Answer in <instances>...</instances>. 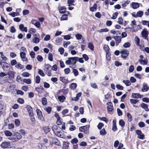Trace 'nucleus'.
<instances>
[{
	"mask_svg": "<svg viewBox=\"0 0 149 149\" xmlns=\"http://www.w3.org/2000/svg\"><path fill=\"white\" fill-rule=\"evenodd\" d=\"M88 47L90 49L92 50H94V46L93 44L89 42L88 45Z\"/></svg>",
	"mask_w": 149,
	"mask_h": 149,
	"instance_id": "obj_42",
	"label": "nucleus"
},
{
	"mask_svg": "<svg viewBox=\"0 0 149 149\" xmlns=\"http://www.w3.org/2000/svg\"><path fill=\"white\" fill-rule=\"evenodd\" d=\"M52 130L55 134L57 136L61 138H65V136L63 135V131H61V128L56 125H54Z\"/></svg>",
	"mask_w": 149,
	"mask_h": 149,
	"instance_id": "obj_1",
	"label": "nucleus"
},
{
	"mask_svg": "<svg viewBox=\"0 0 149 149\" xmlns=\"http://www.w3.org/2000/svg\"><path fill=\"white\" fill-rule=\"evenodd\" d=\"M40 78L39 76H37L36 78V82L37 84H39L40 81Z\"/></svg>",
	"mask_w": 149,
	"mask_h": 149,
	"instance_id": "obj_51",
	"label": "nucleus"
},
{
	"mask_svg": "<svg viewBox=\"0 0 149 149\" xmlns=\"http://www.w3.org/2000/svg\"><path fill=\"white\" fill-rule=\"evenodd\" d=\"M53 141L56 145L59 146L61 145L60 141L56 138H52Z\"/></svg>",
	"mask_w": 149,
	"mask_h": 149,
	"instance_id": "obj_18",
	"label": "nucleus"
},
{
	"mask_svg": "<svg viewBox=\"0 0 149 149\" xmlns=\"http://www.w3.org/2000/svg\"><path fill=\"white\" fill-rule=\"evenodd\" d=\"M48 58L49 61H52L53 60V55L51 53H49L48 55Z\"/></svg>",
	"mask_w": 149,
	"mask_h": 149,
	"instance_id": "obj_46",
	"label": "nucleus"
},
{
	"mask_svg": "<svg viewBox=\"0 0 149 149\" xmlns=\"http://www.w3.org/2000/svg\"><path fill=\"white\" fill-rule=\"evenodd\" d=\"M58 9L60 13H64L65 12L66 8L64 6H61Z\"/></svg>",
	"mask_w": 149,
	"mask_h": 149,
	"instance_id": "obj_20",
	"label": "nucleus"
},
{
	"mask_svg": "<svg viewBox=\"0 0 149 149\" xmlns=\"http://www.w3.org/2000/svg\"><path fill=\"white\" fill-rule=\"evenodd\" d=\"M68 15L64 14L63 15L61 18V20H67L68 19Z\"/></svg>",
	"mask_w": 149,
	"mask_h": 149,
	"instance_id": "obj_34",
	"label": "nucleus"
},
{
	"mask_svg": "<svg viewBox=\"0 0 149 149\" xmlns=\"http://www.w3.org/2000/svg\"><path fill=\"white\" fill-rule=\"evenodd\" d=\"M20 57L23 61L25 62L27 61V58L26 57V55L25 52H20Z\"/></svg>",
	"mask_w": 149,
	"mask_h": 149,
	"instance_id": "obj_10",
	"label": "nucleus"
},
{
	"mask_svg": "<svg viewBox=\"0 0 149 149\" xmlns=\"http://www.w3.org/2000/svg\"><path fill=\"white\" fill-rule=\"evenodd\" d=\"M64 49L62 47H60L58 49V51L60 52V54L62 55L64 53Z\"/></svg>",
	"mask_w": 149,
	"mask_h": 149,
	"instance_id": "obj_59",
	"label": "nucleus"
},
{
	"mask_svg": "<svg viewBox=\"0 0 149 149\" xmlns=\"http://www.w3.org/2000/svg\"><path fill=\"white\" fill-rule=\"evenodd\" d=\"M139 100L136 99H130V102L131 104H135L139 102Z\"/></svg>",
	"mask_w": 149,
	"mask_h": 149,
	"instance_id": "obj_33",
	"label": "nucleus"
},
{
	"mask_svg": "<svg viewBox=\"0 0 149 149\" xmlns=\"http://www.w3.org/2000/svg\"><path fill=\"white\" fill-rule=\"evenodd\" d=\"M134 70V66L133 65H130L129 69V71L130 72H132Z\"/></svg>",
	"mask_w": 149,
	"mask_h": 149,
	"instance_id": "obj_63",
	"label": "nucleus"
},
{
	"mask_svg": "<svg viewBox=\"0 0 149 149\" xmlns=\"http://www.w3.org/2000/svg\"><path fill=\"white\" fill-rule=\"evenodd\" d=\"M42 102L43 105H46L47 103V99L44 97L42 98Z\"/></svg>",
	"mask_w": 149,
	"mask_h": 149,
	"instance_id": "obj_26",
	"label": "nucleus"
},
{
	"mask_svg": "<svg viewBox=\"0 0 149 149\" xmlns=\"http://www.w3.org/2000/svg\"><path fill=\"white\" fill-rule=\"evenodd\" d=\"M77 59H78V57H69L68 58V60L65 61V63L67 65H74L77 61Z\"/></svg>",
	"mask_w": 149,
	"mask_h": 149,
	"instance_id": "obj_3",
	"label": "nucleus"
},
{
	"mask_svg": "<svg viewBox=\"0 0 149 149\" xmlns=\"http://www.w3.org/2000/svg\"><path fill=\"white\" fill-rule=\"evenodd\" d=\"M138 125L140 127H143L145 126V124L144 122L141 121L138 123Z\"/></svg>",
	"mask_w": 149,
	"mask_h": 149,
	"instance_id": "obj_58",
	"label": "nucleus"
},
{
	"mask_svg": "<svg viewBox=\"0 0 149 149\" xmlns=\"http://www.w3.org/2000/svg\"><path fill=\"white\" fill-rule=\"evenodd\" d=\"M73 72L75 77L77 76L79 74V73L77 70L76 69H73Z\"/></svg>",
	"mask_w": 149,
	"mask_h": 149,
	"instance_id": "obj_44",
	"label": "nucleus"
},
{
	"mask_svg": "<svg viewBox=\"0 0 149 149\" xmlns=\"http://www.w3.org/2000/svg\"><path fill=\"white\" fill-rule=\"evenodd\" d=\"M130 46V44L129 42H126L123 45V47L125 48L129 47Z\"/></svg>",
	"mask_w": 149,
	"mask_h": 149,
	"instance_id": "obj_57",
	"label": "nucleus"
},
{
	"mask_svg": "<svg viewBox=\"0 0 149 149\" xmlns=\"http://www.w3.org/2000/svg\"><path fill=\"white\" fill-rule=\"evenodd\" d=\"M148 32L146 29H143L141 32V34L143 38L145 39L148 40Z\"/></svg>",
	"mask_w": 149,
	"mask_h": 149,
	"instance_id": "obj_4",
	"label": "nucleus"
},
{
	"mask_svg": "<svg viewBox=\"0 0 149 149\" xmlns=\"http://www.w3.org/2000/svg\"><path fill=\"white\" fill-rule=\"evenodd\" d=\"M135 41L136 44L138 46L140 45V39L137 36H136L135 38Z\"/></svg>",
	"mask_w": 149,
	"mask_h": 149,
	"instance_id": "obj_41",
	"label": "nucleus"
},
{
	"mask_svg": "<svg viewBox=\"0 0 149 149\" xmlns=\"http://www.w3.org/2000/svg\"><path fill=\"white\" fill-rule=\"evenodd\" d=\"M138 17H141L143 14V12L141 10L139 11L137 13Z\"/></svg>",
	"mask_w": 149,
	"mask_h": 149,
	"instance_id": "obj_40",
	"label": "nucleus"
},
{
	"mask_svg": "<svg viewBox=\"0 0 149 149\" xmlns=\"http://www.w3.org/2000/svg\"><path fill=\"white\" fill-rule=\"evenodd\" d=\"M22 137L20 134L17 132H15L11 137H9L8 139L13 142L17 141L20 140Z\"/></svg>",
	"mask_w": 149,
	"mask_h": 149,
	"instance_id": "obj_2",
	"label": "nucleus"
},
{
	"mask_svg": "<svg viewBox=\"0 0 149 149\" xmlns=\"http://www.w3.org/2000/svg\"><path fill=\"white\" fill-rule=\"evenodd\" d=\"M77 86V84L75 83H72L70 84V88L72 90H74Z\"/></svg>",
	"mask_w": 149,
	"mask_h": 149,
	"instance_id": "obj_32",
	"label": "nucleus"
},
{
	"mask_svg": "<svg viewBox=\"0 0 149 149\" xmlns=\"http://www.w3.org/2000/svg\"><path fill=\"white\" fill-rule=\"evenodd\" d=\"M100 134L102 136L105 135L107 134V132L104 128L102 129L100 131Z\"/></svg>",
	"mask_w": 149,
	"mask_h": 149,
	"instance_id": "obj_35",
	"label": "nucleus"
},
{
	"mask_svg": "<svg viewBox=\"0 0 149 149\" xmlns=\"http://www.w3.org/2000/svg\"><path fill=\"white\" fill-rule=\"evenodd\" d=\"M136 133L138 135V138L141 139H143L144 138V135L142 134L141 130H137L136 131Z\"/></svg>",
	"mask_w": 149,
	"mask_h": 149,
	"instance_id": "obj_8",
	"label": "nucleus"
},
{
	"mask_svg": "<svg viewBox=\"0 0 149 149\" xmlns=\"http://www.w3.org/2000/svg\"><path fill=\"white\" fill-rule=\"evenodd\" d=\"M50 129L48 126H46L44 127L43 130L45 133H47L50 131Z\"/></svg>",
	"mask_w": 149,
	"mask_h": 149,
	"instance_id": "obj_36",
	"label": "nucleus"
},
{
	"mask_svg": "<svg viewBox=\"0 0 149 149\" xmlns=\"http://www.w3.org/2000/svg\"><path fill=\"white\" fill-rule=\"evenodd\" d=\"M8 74L10 78H13L14 76V72L12 71H9Z\"/></svg>",
	"mask_w": 149,
	"mask_h": 149,
	"instance_id": "obj_25",
	"label": "nucleus"
},
{
	"mask_svg": "<svg viewBox=\"0 0 149 149\" xmlns=\"http://www.w3.org/2000/svg\"><path fill=\"white\" fill-rule=\"evenodd\" d=\"M104 126V124L102 123H100L97 125V127L99 130H101L102 127Z\"/></svg>",
	"mask_w": 149,
	"mask_h": 149,
	"instance_id": "obj_64",
	"label": "nucleus"
},
{
	"mask_svg": "<svg viewBox=\"0 0 149 149\" xmlns=\"http://www.w3.org/2000/svg\"><path fill=\"white\" fill-rule=\"evenodd\" d=\"M123 82L127 86H129L131 85V83L129 80H123Z\"/></svg>",
	"mask_w": 149,
	"mask_h": 149,
	"instance_id": "obj_37",
	"label": "nucleus"
},
{
	"mask_svg": "<svg viewBox=\"0 0 149 149\" xmlns=\"http://www.w3.org/2000/svg\"><path fill=\"white\" fill-rule=\"evenodd\" d=\"M141 106L146 111H149L148 108V105L144 103H143L141 104Z\"/></svg>",
	"mask_w": 149,
	"mask_h": 149,
	"instance_id": "obj_23",
	"label": "nucleus"
},
{
	"mask_svg": "<svg viewBox=\"0 0 149 149\" xmlns=\"http://www.w3.org/2000/svg\"><path fill=\"white\" fill-rule=\"evenodd\" d=\"M82 37V36L79 34H77L75 35V37L78 40L81 39Z\"/></svg>",
	"mask_w": 149,
	"mask_h": 149,
	"instance_id": "obj_55",
	"label": "nucleus"
},
{
	"mask_svg": "<svg viewBox=\"0 0 149 149\" xmlns=\"http://www.w3.org/2000/svg\"><path fill=\"white\" fill-rule=\"evenodd\" d=\"M15 67L18 69L21 70L24 68V66L23 65H22L21 63L18 62L15 65Z\"/></svg>",
	"mask_w": 149,
	"mask_h": 149,
	"instance_id": "obj_17",
	"label": "nucleus"
},
{
	"mask_svg": "<svg viewBox=\"0 0 149 149\" xmlns=\"http://www.w3.org/2000/svg\"><path fill=\"white\" fill-rule=\"evenodd\" d=\"M127 116L129 121L130 122L132 120V116L130 113H127Z\"/></svg>",
	"mask_w": 149,
	"mask_h": 149,
	"instance_id": "obj_30",
	"label": "nucleus"
},
{
	"mask_svg": "<svg viewBox=\"0 0 149 149\" xmlns=\"http://www.w3.org/2000/svg\"><path fill=\"white\" fill-rule=\"evenodd\" d=\"M51 65L49 64L46 65L45 66V68L44 70L46 72H47L49 70V69L50 68Z\"/></svg>",
	"mask_w": 149,
	"mask_h": 149,
	"instance_id": "obj_39",
	"label": "nucleus"
},
{
	"mask_svg": "<svg viewBox=\"0 0 149 149\" xmlns=\"http://www.w3.org/2000/svg\"><path fill=\"white\" fill-rule=\"evenodd\" d=\"M48 113H50L52 110V108L50 107H46L44 109Z\"/></svg>",
	"mask_w": 149,
	"mask_h": 149,
	"instance_id": "obj_38",
	"label": "nucleus"
},
{
	"mask_svg": "<svg viewBox=\"0 0 149 149\" xmlns=\"http://www.w3.org/2000/svg\"><path fill=\"white\" fill-rule=\"evenodd\" d=\"M37 59L38 61L42 62L43 61V58L41 56L38 55L37 57Z\"/></svg>",
	"mask_w": 149,
	"mask_h": 149,
	"instance_id": "obj_60",
	"label": "nucleus"
},
{
	"mask_svg": "<svg viewBox=\"0 0 149 149\" xmlns=\"http://www.w3.org/2000/svg\"><path fill=\"white\" fill-rule=\"evenodd\" d=\"M36 111L38 118L40 120L43 121L44 120V118L43 116L42 112L39 109H37L36 110Z\"/></svg>",
	"mask_w": 149,
	"mask_h": 149,
	"instance_id": "obj_7",
	"label": "nucleus"
},
{
	"mask_svg": "<svg viewBox=\"0 0 149 149\" xmlns=\"http://www.w3.org/2000/svg\"><path fill=\"white\" fill-rule=\"evenodd\" d=\"M116 33H118V34H120V32L119 31H115L114 30H111L110 31V33L115 35Z\"/></svg>",
	"mask_w": 149,
	"mask_h": 149,
	"instance_id": "obj_50",
	"label": "nucleus"
},
{
	"mask_svg": "<svg viewBox=\"0 0 149 149\" xmlns=\"http://www.w3.org/2000/svg\"><path fill=\"white\" fill-rule=\"evenodd\" d=\"M39 149H47V147L44 144H40L38 145Z\"/></svg>",
	"mask_w": 149,
	"mask_h": 149,
	"instance_id": "obj_45",
	"label": "nucleus"
},
{
	"mask_svg": "<svg viewBox=\"0 0 149 149\" xmlns=\"http://www.w3.org/2000/svg\"><path fill=\"white\" fill-rule=\"evenodd\" d=\"M132 97L134 98H141L143 97V95L138 93H133L132 94Z\"/></svg>",
	"mask_w": 149,
	"mask_h": 149,
	"instance_id": "obj_13",
	"label": "nucleus"
},
{
	"mask_svg": "<svg viewBox=\"0 0 149 149\" xmlns=\"http://www.w3.org/2000/svg\"><path fill=\"white\" fill-rule=\"evenodd\" d=\"M113 38L116 41V46H118L119 44L121 42L122 38L121 36H113Z\"/></svg>",
	"mask_w": 149,
	"mask_h": 149,
	"instance_id": "obj_9",
	"label": "nucleus"
},
{
	"mask_svg": "<svg viewBox=\"0 0 149 149\" xmlns=\"http://www.w3.org/2000/svg\"><path fill=\"white\" fill-rule=\"evenodd\" d=\"M26 108L29 114L33 113V109L30 106L28 105L27 106Z\"/></svg>",
	"mask_w": 149,
	"mask_h": 149,
	"instance_id": "obj_21",
	"label": "nucleus"
},
{
	"mask_svg": "<svg viewBox=\"0 0 149 149\" xmlns=\"http://www.w3.org/2000/svg\"><path fill=\"white\" fill-rule=\"evenodd\" d=\"M19 28L21 31H25L26 32L27 31V29L26 27H24V25L23 24H20L19 26Z\"/></svg>",
	"mask_w": 149,
	"mask_h": 149,
	"instance_id": "obj_15",
	"label": "nucleus"
},
{
	"mask_svg": "<svg viewBox=\"0 0 149 149\" xmlns=\"http://www.w3.org/2000/svg\"><path fill=\"white\" fill-rule=\"evenodd\" d=\"M60 80L62 82L66 83L67 82V80L65 79V77H61L59 78Z\"/></svg>",
	"mask_w": 149,
	"mask_h": 149,
	"instance_id": "obj_47",
	"label": "nucleus"
},
{
	"mask_svg": "<svg viewBox=\"0 0 149 149\" xmlns=\"http://www.w3.org/2000/svg\"><path fill=\"white\" fill-rule=\"evenodd\" d=\"M70 70L69 68H67L64 70V72L65 74H68L70 72Z\"/></svg>",
	"mask_w": 149,
	"mask_h": 149,
	"instance_id": "obj_52",
	"label": "nucleus"
},
{
	"mask_svg": "<svg viewBox=\"0 0 149 149\" xmlns=\"http://www.w3.org/2000/svg\"><path fill=\"white\" fill-rule=\"evenodd\" d=\"M132 7L134 9H136L139 6V3L136 2H132Z\"/></svg>",
	"mask_w": 149,
	"mask_h": 149,
	"instance_id": "obj_24",
	"label": "nucleus"
},
{
	"mask_svg": "<svg viewBox=\"0 0 149 149\" xmlns=\"http://www.w3.org/2000/svg\"><path fill=\"white\" fill-rule=\"evenodd\" d=\"M89 125H86L84 126H81L79 128V130L80 132H83L86 130V129L89 130Z\"/></svg>",
	"mask_w": 149,
	"mask_h": 149,
	"instance_id": "obj_12",
	"label": "nucleus"
},
{
	"mask_svg": "<svg viewBox=\"0 0 149 149\" xmlns=\"http://www.w3.org/2000/svg\"><path fill=\"white\" fill-rule=\"evenodd\" d=\"M17 63V61L15 59L12 60L10 61V63L12 66L15 65Z\"/></svg>",
	"mask_w": 149,
	"mask_h": 149,
	"instance_id": "obj_53",
	"label": "nucleus"
},
{
	"mask_svg": "<svg viewBox=\"0 0 149 149\" xmlns=\"http://www.w3.org/2000/svg\"><path fill=\"white\" fill-rule=\"evenodd\" d=\"M149 87L147 86V84L143 83V88L141 89V91L143 92H145L148 90Z\"/></svg>",
	"mask_w": 149,
	"mask_h": 149,
	"instance_id": "obj_16",
	"label": "nucleus"
},
{
	"mask_svg": "<svg viewBox=\"0 0 149 149\" xmlns=\"http://www.w3.org/2000/svg\"><path fill=\"white\" fill-rule=\"evenodd\" d=\"M58 100L61 102H64V100H65V96L63 95L60 96L58 97Z\"/></svg>",
	"mask_w": 149,
	"mask_h": 149,
	"instance_id": "obj_27",
	"label": "nucleus"
},
{
	"mask_svg": "<svg viewBox=\"0 0 149 149\" xmlns=\"http://www.w3.org/2000/svg\"><path fill=\"white\" fill-rule=\"evenodd\" d=\"M107 109L109 112H112L113 110V106L111 102H109L107 103Z\"/></svg>",
	"mask_w": 149,
	"mask_h": 149,
	"instance_id": "obj_11",
	"label": "nucleus"
},
{
	"mask_svg": "<svg viewBox=\"0 0 149 149\" xmlns=\"http://www.w3.org/2000/svg\"><path fill=\"white\" fill-rule=\"evenodd\" d=\"M119 124L122 127H123L125 125V122L123 120L121 119L119 121Z\"/></svg>",
	"mask_w": 149,
	"mask_h": 149,
	"instance_id": "obj_49",
	"label": "nucleus"
},
{
	"mask_svg": "<svg viewBox=\"0 0 149 149\" xmlns=\"http://www.w3.org/2000/svg\"><path fill=\"white\" fill-rule=\"evenodd\" d=\"M1 67L2 68L5 70L6 69V68H8V67L6 65H7V63H4L3 64H1Z\"/></svg>",
	"mask_w": 149,
	"mask_h": 149,
	"instance_id": "obj_56",
	"label": "nucleus"
},
{
	"mask_svg": "<svg viewBox=\"0 0 149 149\" xmlns=\"http://www.w3.org/2000/svg\"><path fill=\"white\" fill-rule=\"evenodd\" d=\"M29 116L30 117L32 123H34L35 121V119L34 117V116L33 113L31 114H29Z\"/></svg>",
	"mask_w": 149,
	"mask_h": 149,
	"instance_id": "obj_29",
	"label": "nucleus"
},
{
	"mask_svg": "<svg viewBox=\"0 0 149 149\" xmlns=\"http://www.w3.org/2000/svg\"><path fill=\"white\" fill-rule=\"evenodd\" d=\"M4 133L5 135L7 136H9L11 137L13 134L12 132H10L9 131L6 130L5 131Z\"/></svg>",
	"mask_w": 149,
	"mask_h": 149,
	"instance_id": "obj_31",
	"label": "nucleus"
},
{
	"mask_svg": "<svg viewBox=\"0 0 149 149\" xmlns=\"http://www.w3.org/2000/svg\"><path fill=\"white\" fill-rule=\"evenodd\" d=\"M40 40V39L37 37L34 36L33 39L32 41L34 43H38L39 42Z\"/></svg>",
	"mask_w": 149,
	"mask_h": 149,
	"instance_id": "obj_22",
	"label": "nucleus"
},
{
	"mask_svg": "<svg viewBox=\"0 0 149 149\" xmlns=\"http://www.w3.org/2000/svg\"><path fill=\"white\" fill-rule=\"evenodd\" d=\"M116 88L120 90H123V87L120 84H117L116 86Z\"/></svg>",
	"mask_w": 149,
	"mask_h": 149,
	"instance_id": "obj_61",
	"label": "nucleus"
},
{
	"mask_svg": "<svg viewBox=\"0 0 149 149\" xmlns=\"http://www.w3.org/2000/svg\"><path fill=\"white\" fill-rule=\"evenodd\" d=\"M139 61L141 65H146L148 63L146 58V59H144V60L141 59H139Z\"/></svg>",
	"mask_w": 149,
	"mask_h": 149,
	"instance_id": "obj_19",
	"label": "nucleus"
},
{
	"mask_svg": "<svg viewBox=\"0 0 149 149\" xmlns=\"http://www.w3.org/2000/svg\"><path fill=\"white\" fill-rule=\"evenodd\" d=\"M104 49L106 53L109 52V48L107 45H105L104 47Z\"/></svg>",
	"mask_w": 149,
	"mask_h": 149,
	"instance_id": "obj_54",
	"label": "nucleus"
},
{
	"mask_svg": "<svg viewBox=\"0 0 149 149\" xmlns=\"http://www.w3.org/2000/svg\"><path fill=\"white\" fill-rule=\"evenodd\" d=\"M15 125L17 126H19L20 122L19 120L18 119H17L15 120Z\"/></svg>",
	"mask_w": 149,
	"mask_h": 149,
	"instance_id": "obj_62",
	"label": "nucleus"
},
{
	"mask_svg": "<svg viewBox=\"0 0 149 149\" xmlns=\"http://www.w3.org/2000/svg\"><path fill=\"white\" fill-rule=\"evenodd\" d=\"M122 57L124 58H126L129 54V52L125 49L122 50L120 51Z\"/></svg>",
	"mask_w": 149,
	"mask_h": 149,
	"instance_id": "obj_5",
	"label": "nucleus"
},
{
	"mask_svg": "<svg viewBox=\"0 0 149 149\" xmlns=\"http://www.w3.org/2000/svg\"><path fill=\"white\" fill-rule=\"evenodd\" d=\"M22 75L24 77H28L30 76V74L28 72H25L22 73Z\"/></svg>",
	"mask_w": 149,
	"mask_h": 149,
	"instance_id": "obj_43",
	"label": "nucleus"
},
{
	"mask_svg": "<svg viewBox=\"0 0 149 149\" xmlns=\"http://www.w3.org/2000/svg\"><path fill=\"white\" fill-rule=\"evenodd\" d=\"M70 143L69 142L63 141V149H68L69 147Z\"/></svg>",
	"mask_w": 149,
	"mask_h": 149,
	"instance_id": "obj_14",
	"label": "nucleus"
},
{
	"mask_svg": "<svg viewBox=\"0 0 149 149\" xmlns=\"http://www.w3.org/2000/svg\"><path fill=\"white\" fill-rule=\"evenodd\" d=\"M74 2V0H68L67 3L68 4V6H70L71 5H74L73 4V3Z\"/></svg>",
	"mask_w": 149,
	"mask_h": 149,
	"instance_id": "obj_48",
	"label": "nucleus"
},
{
	"mask_svg": "<svg viewBox=\"0 0 149 149\" xmlns=\"http://www.w3.org/2000/svg\"><path fill=\"white\" fill-rule=\"evenodd\" d=\"M1 146L3 148H9L10 147V144L9 142H3L1 145Z\"/></svg>",
	"mask_w": 149,
	"mask_h": 149,
	"instance_id": "obj_6",
	"label": "nucleus"
},
{
	"mask_svg": "<svg viewBox=\"0 0 149 149\" xmlns=\"http://www.w3.org/2000/svg\"><path fill=\"white\" fill-rule=\"evenodd\" d=\"M23 81L28 84H30L31 83V80L30 79H24L23 80Z\"/></svg>",
	"mask_w": 149,
	"mask_h": 149,
	"instance_id": "obj_28",
	"label": "nucleus"
}]
</instances>
